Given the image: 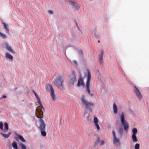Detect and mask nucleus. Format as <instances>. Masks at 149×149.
<instances>
[{
	"mask_svg": "<svg viewBox=\"0 0 149 149\" xmlns=\"http://www.w3.org/2000/svg\"><path fill=\"white\" fill-rule=\"evenodd\" d=\"M112 134L113 136V143L114 144H116L119 143V139L117 138L115 132L113 130L112 131Z\"/></svg>",
	"mask_w": 149,
	"mask_h": 149,
	"instance_id": "obj_9",
	"label": "nucleus"
},
{
	"mask_svg": "<svg viewBox=\"0 0 149 149\" xmlns=\"http://www.w3.org/2000/svg\"><path fill=\"white\" fill-rule=\"evenodd\" d=\"M63 81L64 78L63 77L60 76H58L55 79V81L53 82V83L58 88L61 90H63Z\"/></svg>",
	"mask_w": 149,
	"mask_h": 149,
	"instance_id": "obj_3",
	"label": "nucleus"
},
{
	"mask_svg": "<svg viewBox=\"0 0 149 149\" xmlns=\"http://www.w3.org/2000/svg\"><path fill=\"white\" fill-rule=\"evenodd\" d=\"M3 47L10 52L13 53V51L11 47L7 43H4L3 44Z\"/></svg>",
	"mask_w": 149,
	"mask_h": 149,
	"instance_id": "obj_10",
	"label": "nucleus"
},
{
	"mask_svg": "<svg viewBox=\"0 0 149 149\" xmlns=\"http://www.w3.org/2000/svg\"><path fill=\"white\" fill-rule=\"evenodd\" d=\"M75 81L76 77L74 75H73L69 81V84L73 85L74 84Z\"/></svg>",
	"mask_w": 149,
	"mask_h": 149,
	"instance_id": "obj_13",
	"label": "nucleus"
},
{
	"mask_svg": "<svg viewBox=\"0 0 149 149\" xmlns=\"http://www.w3.org/2000/svg\"><path fill=\"white\" fill-rule=\"evenodd\" d=\"M73 63L76 65H77V61H73Z\"/></svg>",
	"mask_w": 149,
	"mask_h": 149,
	"instance_id": "obj_33",
	"label": "nucleus"
},
{
	"mask_svg": "<svg viewBox=\"0 0 149 149\" xmlns=\"http://www.w3.org/2000/svg\"><path fill=\"white\" fill-rule=\"evenodd\" d=\"M12 146L15 149H17L18 147L17 143L15 141H14L12 143Z\"/></svg>",
	"mask_w": 149,
	"mask_h": 149,
	"instance_id": "obj_20",
	"label": "nucleus"
},
{
	"mask_svg": "<svg viewBox=\"0 0 149 149\" xmlns=\"http://www.w3.org/2000/svg\"><path fill=\"white\" fill-rule=\"evenodd\" d=\"M81 100L85 108L88 109L90 112H91L92 108L94 107L95 106L93 103L91 102H88L86 100L84 95L81 96Z\"/></svg>",
	"mask_w": 149,
	"mask_h": 149,
	"instance_id": "obj_2",
	"label": "nucleus"
},
{
	"mask_svg": "<svg viewBox=\"0 0 149 149\" xmlns=\"http://www.w3.org/2000/svg\"><path fill=\"white\" fill-rule=\"evenodd\" d=\"M11 132L8 133V134H4L3 133H1V134L5 138H8L11 134Z\"/></svg>",
	"mask_w": 149,
	"mask_h": 149,
	"instance_id": "obj_19",
	"label": "nucleus"
},
{
	"mask_svg": "<svg viewBox=\"0 0 149 149\" xmlns=\"http://www.w3.org/2000/svg\"><path fill=\"white\" fill-rule=\"evenodd\" d=\"M0 36L2 38L5 39L6 38V36L0 31Z\"/></svg>",
	"mask_w": 149,
	"mask_h": 149,
	"instance_id": "obj_25",
	"label": "nucleus"
},
{
	"mask_svg": "<svg viewBox=\"0 0 149 149\" xmlns=\"http://www.w3.org/2000/svg\"><path fill=\"white\" fill-rule=\"evenodd\" d=\"M113 108L114 113L115 114H117L118 109L116 104L115 103L113 104Z\"/></svg>",
	"mask_w": 149,
	"mask_h": 149,
	"instance_id": "obj_17",
	"label": "nucleus"
},
{
	"mask_svg": "<svg viewBox=\"0 0 149 149\" xmlns=\"http://www.w3.org/2000/svg\"><path fill=\"white\" fill-rule=\"evenodd\" d=\"M48 12L50 14H53V11L51 10H48Z\"/></svg>",
	"mask_w": 149,
	"mask_h": 149,
	"instance_id": "obj_31",
	"label": "nucleus"
},
{
	"mask_svg": "<svg viewBox=\"0 0 149 149\" xmlns=\"http://www.w3.org/2000/svg\"><path fill=\"white\" fill-rule=\"evenodd\" d=\"M16 136L18 137V138L23 142H25L26 140L24 139V137L21 135L19 134H15Z\"/></svg>",
	"mask_w": 149,
	"mask_h": 149,
	"instance_id": "obj_15",
	"label": "nucleus"
},
{
	"mask_svg": "<svg viewBox=\"0 0 149 149\" xmlns=\"http://www.w3.org/2000/svg\"><path fill=\"white\" fill-rule=\"evenodd\" d=\"M104 141H102L100 143V145L101 146H102L104 145Z\"/></svg>",
	"mask_w": 149,
	"mask_h": 149,
	"instance_id": "obj_32",
	"label": "nucleus"
},
{
	"mask_svg": "<svg viewBox=\"0 0 149 149\" xmlns=\"http://www.w3.org/2000/svg\"><path fill=\"white\" fill-rule=\"evenodd\" d=\"M118 132L121 136H122L123 133V129L122 128H120L118 130Z\"/></svg>",
	"mask_w": 149,
	"mask_h": 149,
	"instance_id": "obj_28",
	"label": "nucleus"
},
{
	"mask_svg": "<svg viewBox=\"0 0 149 149\" xmlns=\"http://www.w3.org/2000/svg\"><path fill=\"white\" fill-rule=\"evenodd\" d=\"M93 122L95 126L96 127L98 130H99L100 128L98 124V120L97 118L96 117H95L93 119Z\"/></svg>",
	"mask_w": 149,
	"mask_h": 149,
	"instance_id": "obj_11",
	"label": "nucleus"
},
{
	"mask_svg": "<svg viewBox=\"0 0 149 149\" xmlns=\"http://www.w3.org/2000/svg\"><path fill=\"white\" fill-rule=\"evenodd\" d=\"M41 108L39 107L36 111V115L38 118H40L39 121L40 122V126L39 128L40 130H45L46 127V125L42 118L43 117L42 111L44 110H40Z\"/></svg>",
	"mask_w": 149,
	"mask_h": 149,
	"instance_id": "obj_1",
	"label": "nucleus"
},
{
	"mask_svg": "<svg viewBox=\"0 0 149 149\" xmlns=\"http://www.w3.org/2000/svg\"><path fill=\"white\" fill-rule=\"evenodd\" d=\"M3 26L4 28L5 29L6 32L7 33H9V29L8 28V25L6 24L5 23L3 22Z\"/></svg>",
	"mask_w": 149,
	"mask_h": 149,
	"instance_id": "obj_22",
	"label": "nucleus"
},
{
	"mask_svg": "<svg viewBox=\"0 0 149 149\" xmlns=\"http://www.w3.org/2000/svg\"><path fill=\"white\" fill-rule=\"evenodd\" d=\"M100 138L99 137H97V139L94 144V146H96L97 145V144L100 142Z\"/></svg>",
	"mask_w": 149,
	"mask_h": 149,
	"instance_id": "obj_24",
	"label": "nucleus"
},
{
	"mask_svg": "<svg viewBox=\"0 0 149 149\" xmlns=\"http://www.w3.org/2000/svg\"><path fill=\"white\" fill-rule=\"evenodd\" d=\"M48 86L49 87L50 90V95L53 100L55 101L56 99V97L55 94V92L52 85L50 84H48Z\"/></svg>",
	"mask_w": 149,
	"mask_h": 149,
	"instance_id": "obj_6",
	"label": "nucleus"
},
{
	"mask_svg": "<svg viewBox=\"0 0 149 149\" xmlns=\"http://www.w3.org/2000/svg\"><path fill=\"white\" fill-rule=\"evenodd\" d=\"M103 52L102 51L99 55V63L101 64L103 62Z\"/></svg>",
	"mask_w": 149,
	"mask_h": 149,
	"instance_id": "obj_14",
	"label": "nucleus"
},
{
	"mask_svg": "<svg viewBox=\"0 0 149 149\" xmlns=\"http://www.w3.org/2000/svg\"><path fill=\"white\" fill-rule=\"evenodd\" d=\"M6 127V129L4 130V132H7L8 129V125L7 123H4Z\"/></svg>",
	"mask_w": 149,
	"mask_h": 149,
	"instance_id": "obj_23",
	"label": "nucleus"
},
{
	"mask_svg": "<svg viewBox=\"0 0 149 149\" xmlns=\"http://www.w3.org/2000/svg\"><path fill=\"white\" fill-rule=\"evenodd\" d=\"M120 121L122 124L124 126V129L126 132H127L129 128V125L128 123L125 120V116L123 112H122L120 116Z\"/></svg>",
	"mask_w": 149,
	"mask_h": 149,
	"instance_id": "obj_5",
	"label": "nucleus"
},
{
	"mask_svg": "<svg viewBox=\"0 0 149 149\" xmlns=\"http://www.w3.org/2000/svg\"><path fill=\"white\" fill-rule=\"evenodd\" d=\"M3 98H6V95H3L2 96Z\"/></svg>",
	"mask_w": 149,
	"mask_h": 149,
	"instance_id": "obj_34",
	"label": "nucleus"
},
{
	"mask_svg": "<svg viewBox=\"0 0 149 149\" xmlns=\"http://www.w3.org/2000/svg\"><path fill=\"white\" fill-rule=\"evenodd\" d=\"M98 42L99 43V42H100V41L99 40V41H98Z\"/></svg>",
	"mask_w": 149,
	"mask_h": 149,
	"instance_id": "obj_35",
	"label": "nucleus"
},
{
	"mask_svg": "<svg viewBox=\"0 0 149 149\" xmlns=\"http://www.w3.org/2000/svg\"><path fill=\"white\" fill-rule=\"evenodd\" d=\"M87 80L86 84V91L88 94L90 95L91 96L93 97L94 96L93 94V93H91V91L89 89L90 81L91 79V75L90 72L88 70H87Z\"/></svg>",
	"mask_w": 149,
	"mask_h": 149,
	"instance_id": "obj_4",
	"label": "nucleus"
},
{
	"mask_svg": "<svg viewBox=\"0 0 149 149\" xmlns=\"http://www.w3.org/2000/svg\"><path fill=\"white\" fill-rule=\"evenodd\" d=\"M139 144L138 143H136L134 146L135 149H139Z\"/></svg>",
	"mask_w": 149,
	"mask_h": 149,
	"instance_id": "obj_29",
	"label": "nucleus"
},
{
	"mask_svg": "<svg viewBox=\"0 0 149 149\" xmlns=\"http://www.w3.org/2000/svg\"><path fill=\"white\" fill-rule=\"evenodd\" d=\"M19 146L21 147V149H26V146L23 143H20L19 144Z\"/></svg>",
	"mask_w": 149,
	"mask_h": 149,
	"instance_id": "obj_21",
	"label": "nucleus"
},
{
	"mask_svg": "<svg viewBox=\"0 0 149 149\" xmlns=\"http://www.w3.org/2000/svg\"><path fill=\"white\" fill-rule=\"evenodd\" d=\"M5 57L6 58L8 59L11 60L12 61L13 60V56L8 53H6Z\"/></svg>",
	"mask_w": 149,
	"mask_h": 149,
	"instance_id": "obj_16",
	"label": "nucleus"
},
{
	"mask_svg": "<svg viewBox=\"0 0 149 149\" xmlns=\"http://www.w3.org/2000/svg\"><path fill=\"white\" fill-rule=\"evenodd\" d=\"M3 124L2 122H0V129L1 130H3Z\"/></svg>",
	"mask_w": 149,
	"mask_h": 149,
	"instance_id": "obj_30",
	"label": "nucleus"
},
{
	"mask_svg": "<svg viewBox=\"0 0 149 149\" xmlns=\"http://www.w3.org/2000/svg\"><path fill=\"white\" fill-rule=\"evenodd\" d=\"M33 92L34 94L35 95L37 99L38 102L39 104V106L36 109H37L39 107H40L41 108L40 109V110H44V109L43 107L42 106V104H41L40 97L38 96V95L35 92L34 90H33Z\"/></svg>",
	"mask_w": 149,
	"mask_h": 149,
	"instance_id": "obj_7",
	"label": "nucleus"
},
{
	"mask_svg": "<svg viewBox=\"0 0 149 149\" xmlns=\"http://www.w3.org/2000/svg\"><path fill=\"white\" fill-rule=\"evenodd\" d=\"M134 92L136 94V95L137 97L140 100H141L142 97V96L141 95V93L140 91L136 87L134 86Z\"/></svg>",
	"mask_w": 149,
	"mask_h": 149,
	"instance_id": "obj_8",
	"label": "nucleus"
},
{
	"mask_svg": "<svg viewBox=\"0 0 149 149\" xmlns=\"http://www.w3.org/2000/svg\"><path fill=\"white\" fill-rule=\"evenodd\" d=\"M133 134L136 135L137 132V130L136 128H134L132 129Z\"/></svg>",
	"mask_w": 149,
	"mask_h": 149,
	"instance_id": "obj_27",
	"label": "nucleus"
},
{
	"mask_svg": "<svg viewBox=\"0 0 149 149\" xmlns=\"http://www.w3.org/2000/svg\"><path fill=\"white\" fill-rule=\"evenodd\" d=\"M132 138L134 142H136L138 141L136 135L132 134Z\"/></svg>",
	"mask_w": 149,
	"mask_h": 149,
	"instance_id": "obj_18",
	"label": "nucleus"
},
{
	"mask_svg": "<svg viewBox=\"0 0 149 149\" xmlns=\"http://www.w3.org/2000/svg\"><path fill=\"white\" fill-rule=\"evenodd\" d=\"M84 83L83 78L81 77L79 78L78 79L77 86L79 87L81 85L84 86Z\"/></svg>",
	"mask_w": 149,
	"mask_h": 149,
	"instance_id": "obj_12",
	"label": "nucleus"
},
{
	"mask_svg": "<svg viewBox=\"0 0 149 149\" xmlns=\"http://www.w3.org/2000/svg\"><path fill=\"white\" fill-rule=\"evenodd\" d=\"M42 135L43 136H45L46 135V133L45 130H40Z\"/></svg>",
	"mask_w": 149,
	"mask_h": 149,
	"instance_id": "obj_26",
	"label": "nucleus"
}]
</instances>
